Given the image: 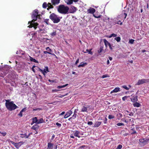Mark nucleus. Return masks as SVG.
<instances>
[{"instance_id":"1","label":"nucleus","mask_w":149,"mask_h":149,"mask_svg":"<svg viewBox=\"0 0 149 149\" xmlns=\"http://www.w3.org/2000/svg\"><path fill=\"white\" fill-rule=\"evenodd\" d=\"M39 16L38 10L37 9H35L33 11L32 15V18L33 19L31 21L29 22L30 25L28 27L30 28L33 27L35 29H36L38 24L37 23L35 22H34L37 20L38 17Z\"/></svg>"},{"instance_id":"2","label":"nucleus","mask_w":149,"mask_h":149,"mask_svg":"<svg viewBox=\"0 0 149 149\" xmlns=\"http://www.w3.org/2000/svg\"><path fill=\"white\" fill-rule=\"evenodd\" d=\"M5 105L9 111L14 110L18 107L13 103V101L10 102L8 100H6Z\"/></svg>"},{"instance_id":"3","label":"nucleus","mask_w":149,"mask_h":149,"mask_svg":"<svg viewBox=\"0 0 149 149\" xmlns=\"http://www.w3.org/2000/svg\"><path fill=\"white\" fill-rule=\"evenodd\" d=\"M69 10L68 6H65L64 5H61L58 6L57 9L58 12L61 14H67Z\"/></svg>"},{"instance_id":"4","label":"nucleus","mask_w":149,"mask_h":149,"mask_svg":"<svg viewBox=\"0 0 149 149\" xmlns=\"http://www.w3.org/2000/svg\"><path fill=\"white\" fill-rule=\"evenodd\" d=\"M32 70L34 72H35L36 70H38L39 71L42 72L45 76V75L46 73H47V72H49L47 67H45V68L44 69H41L36 66H33V67L32 68Z\"/></svg>"},{"instance_id":"5","label":"nucleus","mask_w":149,"mask_h":149,"mask_svg":"<svg viewBox=\"0 0 149 149\" xmlns=\"http://www.w3.org/2000/svg\"><path fill=\"white\" fill-rule=\"evenodd\" d=\"M49 17L54 23H58L60 21V17L54 13H52L50 14Z\"/></svg>"},{"instance_id":"6","label":"nucleus","mask_w":149,"mask_h":149,"mask_svg":"<svg viewBox=\"0 0 149 149\" xmlns=\"http://www.w3.org/2000/svg\"><path fill=\"white\" fill-rule=\"evenodd\" d=\"M149 81V79H140L138 80L136 84L138 85H140V84H143L145 83H147Z\"/></svg>"},{"instance_id":"7","label":"nucleus","mask_w":149,"mask_h":149,"mask_svg":"<svg viewBox=\"0 0 149 149\" xmlns=\"http://www.w3.org/2000/svg\"><path fill=\"white\" fill-rule=\"evenodd\" d=\"M139 141L140 142L143 143L144 145H146L149 141V139H139Z\"/></svg>"},{"instance_id":"8","label":"nucleus","mask_w":149,"mask_h":149,"mask_svg":"<svg viewBox=\"0 0 149 149\" xmlns=\"http://www.w3.org/2000/svg\"><path fill=\"white\" fill-rule=\"evenodd\" d=\"M95 9L93 8L90 7L89 9L87 10L88 13L90 14H93L95 12Z\"/></svg>"},{"instance_id":"9","label":"nucleus","mask_w":149,"mask_h":149,"mask_svg":"<svg viewBox=\"0 0 149 149\" xmlns=\"http://www.w3.org/2000/svg\"><path fill=\"white\" fill-rule=\"evenodd\" d=\"M60 1V0H51V2L52 5L55 6L59 3Z\"/></svg>"},{"instance_id":"10","label":"nucleus","mask_w":149,"mask_h":149,"mask_svg":"<svg viewBox=\"0 0 149 149\" xmlns=\"http://www.w3.org/2000/svg\"><path fill=\"white\" fill-rule=\"evenodd\" d=\"M72 111L70 110L67 112L66 114L64 116V118H66L70 116L72 113Z\"/></svg>"},{"instance_id":"11","label":"nucleus","mask_w":149,"mask_h":149,"mask_svg":"<svg viewBox=\"0 0 149 149\" xmlns=\"http://www.w3.org/2000/svg\"><path fill=\"white\" fill-rule=\"evenodd\" d=\"M78 0H68L67 2V3L68 5H70L72 3L73 1L74 2H77L78 1Z\"/></svg>"},{"instance_id":"12","label":"nucleus","mask_w":149,"mask_h":149,"mask_svg":"<svg viewBox=\"0 0 149 149\" xmlns=\"http://www.w3.org/2000/svg\"><path fill=\"white\" fill-rule=\"evenodd\" d=\"M120 91V88L119 87L116 88L113 91L111 92V93H113V92H118Z\"/></svg>"},{"instance_id":"13","label":"nucleus","mask_w":149,"mask_h":149,"mask_svg":"<svg viewBox=\"0 0 149 149\" xmlns=\"http://www.w3.org/2000/svg\"><path fill=\"white\" fill-rule=\"evenodd\" d=\"M132 102H136L137 101L138 99L137 96H136L135 97H132L131 98H130Z\"/></svg>"},{"instance_id":"14","label":"nucleus","mask_w":149,"mask_h":149,"mask_svg":"<svg viewBox=\"0 0 149 149\" xmlns=\"http://www.w3.org/2000/svg\"><path fill=\"white\" fill-rule=\"evenodd\" d=\"M103 41L104 42V45L106 47H107V46L109 45L110 43L105 39H103Z\"/></svg>"},{"instance_id":"15","label":"nucleus","mask_w":149,"mask_h":149,"mask_svg":"<svg viewBox=\"0 0 149 149\" xmlns=\"http://www.w3.org/2000/svg\"><path fill=\"white\" fill-rule=\"evenodd\" d=\"M53 147V145L51 143H49L48 144V148L47 149H52Z\"/></svg>"},{"instance_id":"16","label":"nucleus","mask_w":149,"mask_h":149,"mask_svg":"<svg viewBox=\"0 0 149 149\" xmlns=\"http://www.w3.org/2000/svg\"><path fill=\"white\" fill-rule=\"evenodd\" d=\"M29 57H30V61H31L32 62H33L34 63H38V62L37 61L36 59H35L31 57L30 56H29Z\"/></svg>"},{"instance_id":"17","label":"nucleus","mask_w":149,"mask_h":149,"mask_svg":"<svg viewBox=\"0 0 149 149\" xmlns=\"http://www.w3.org/2000/svg\"><path fill=\"white\" fill-rule=\"evenodd\" d=\"M101 122H97L96 123H95L94 127H98L101 123Z\"/></svg>"},{"instance_id":"18","label":"nucleus","mask_w":149,"mask_h":149,"mask_svg":"<svg viewBox=\"0 0 149 149\" xmlns=\"http://www.w3.org/2000/svg\"><path fill=\"white\" fill-rule=\"evenodd\" d=\"M39 127V126L38 125H36L33 126L31 127V129H32L36 130L37 129H38Z\"/></svg>"},{"instance_id":"19","label":"nucleus","mask_w":149,"mask_h":149,"mask_svg":"<svg viewBox=\"0 0 149 149\" xmlns=\"http://www.w3.org/2000/svg\"><path fill=\"white\" fill-rule=\"evenodd\" d=\"M77 110H78V109H75L74 111V114L72 116V117H73V118L74 119L77 116V114L76 113H77Z\"/></svg>"},{"instance_id":"20","label":"nucleus","mask_w":149,"mask_h":149,"mask_svg":"<svg viewBox=\"0 0 149 149\" xmlns=\"http://www.w3.org/2000/svg\"><path fill=\"white\" fill-rule=\"evenodd\" d=\"M79 131H76L74 134V136L79 138L80 137V136L79 135Z\"/></svg>"},{"instance_id":"21","label":"nucleus","mask_w":149,"mask_h":149,"mask_svg":"<svg viewBox=\"0 0 149 149\" xmlns=\"http://www.w3.org/2000/svg\"><path fill=\"white\" fill-rule=\"evenodd\" d=\"M93 16L95 18H100L102 16V15H98V14H93Z\"/></svg>"},{"instance_id":"22","label":"nucleus","mask_w":149,"mask_h":149,"mask_svg":"<svg viewBox=\"0 0 149 149\" xmlns=\"http://www.w3.org/2000/svg\"><path fill=\"white\" fill-rule=\"evenodd\" d=\"M140 104L138 102H136L133 104V106L134 107H139L140 106Z\"/></svg>"},{"instance_id":"23","label":"nucleus","mask_w":149,"mask_h":149,"mask_svg":"<svg viewBox=\"0 0 149 149\" xmlns=\"http://www.w3.org/2000/svg\"><path fill=\"white\" fill-rule=\"evenodd\" d=\"M87 107H83L81 109V111L86 112L87 111Z\"/></svg>"},{"instance_id":"24","label":"nucleus","mask_w":149,"mask_h":149,"mask_svg":"<svg viewBox=\"0 0 149 149\" xmlns=\"http://www.w3.org/2000/svg\"><path fill=\"white\" fill-rule=\"evenodd\" d=\"M47 7V4L45 2H44L42 4V7L43 8H45Z\"/></svg>"},{"instance_id":"25","label":"nucleus","mask_w":149,"mask_h":149,"mask_svg":"<svg viewBox=\"0 0 149 149\" xmlns=\"http://www.w3.org/2000/svg\"><path fill=\"white\" fill-rule=\"evenodd\" d=\"M115 40L118 42L120 41L121 39L120 37H117L115 38Z\"/></svg>"},{"instance_id":"26","label":"nucleus","mask_w":149,"mask_h":149,"mask_svg":"<svg viewBox=\"0 0 149 149\" xmlns=\"http://www.w3.org/2000/svg\"><path fill=\"white\" fill-rule=\"evenodd\" d=\"M33 123H37V122H38V120H37V118L36 117H35V118H33Z\"/></svg>"},{"instance_id":"27","label":"nucleus","mask_w":149,"mask_h":149,"mask_svg":"<svg viewBox=\"0 0 149 149\" xmlns=\"http://www.w3.org/2000/svg\"><path fill=\"white\" fill-rule=\"evenodd\" d=\"M43 122V120L42 118H41L39 119L38 121L37 122V124H39L42 123Z\"/></svg>"},{"instance_id":"28","label":"nucleus","mask_w":149,"mask_h":149,"mask_svg":"<svg viewBox=\"0 0 149 149\" xmlns=\"http://www.w3.org/2000/svg\"><path fill=\"white\" fill-rule=\"evenodd\" d=\"M92 49H87L86 50V52L88 53V54H93V52H91Z\"/></svg>"},{"instance_id":"29","label":"nucleus","mask_w":149,"mask_h":149,"mask_svg":"<svg viewBox=\"0 0 149 149\" xmlns=\"http://www.w3.org/2000/svg\"><path fill=\"white\" fill-rule=\"evenodd\" d=\"M50 35H51V36L52 37H53L54 36H56V31L55 32H54L52 33H51L50 34Z\"/></svg>"},{"instance_id":"30","label":"nucleus","mask_w":149,"mask_h":149,"mask_svg":"<svg viewBox=\"0 0 149 149\" xmlns=\"http://www.w3.org/2000/svg\"><path fill=\"white\" fill-rule=\"evenodd\" d=\"M46 50L48 52L51 53L52 52V49L49 48V47H47L46 48Z\"/></svg>"},{"instance_id":"31","label":"nucleus","mask_w":149,"mask_h":149,"mask_svg":"<svg viewBox=\"0 0 149 149\" xmlns=\"http://www.w3.org/2000/svg\"><path fill=\"white\" fill-rule=\"evenodd\" d=\"M103 47H101L100 48L99 50L98 51V52L100 53L102 52L103 50Z\"/></svg>"},{"instance_id":"32","label":"nucleus","mask_w":149,"mask_h":149,"mask_svg":"<svg viewBox=\"0 0 149 149\" xmlns=\"http://www.w3.org/2000/svg\"><path fill=\"white\" fill-rule=\"evenodd\" d=\"M117 36V35L115 33H112L111 34L110 36H109V38H111L112 37H116Z\"/></svg>"},{"instance_id":"33","label":"nucleus","mask_w":149,"mask_h":149,"mask_svg":"<svg viewBox=\"0 0 149 149\" xmlns=\"http://www.w3.org/2000/svg\"><path fill=\"white\" fill-rule=\"evenodd\" d=\"M129 97V96H125L122 98V100L123 101H124L126 99H127L128 97Z\"/></svg>"},{"instance_id":"34","label":"nucleus","mask_w":149,"mask_h":149,"mask_svg":"<svg viewBox=\"0 0 149 149\" xmlns=\"http://www.w3.org/2000/svg\"><path fill=\"white\" fill-rule=\"evenodd\" d=\"M109 77V76L108 75V74H105V75H103L102 77V78H106V77Z\"/></svg>"},{"instance_id":"35","label":"nucleus","mask_w":149,"mask_h":149,"mask_svg":"<svg viewBox=\"0 0 149 149\" xmlns=\"http://www.w3.org/2000/svg\"><path fill=\"white\" fill-rule=\"evenodd\" d=\"M19 143H16V144L15 145V146L16 148H18L19 147Z\"/></svg>"},{"instance_id":"36","label":"nucleus","mask_w":149,"mask_h":149,"mask_svg":"<svg viewBox=\"0 0 149 149\" xmlns=\"http://www.w3.org/2000/svg\"><path fill=\"white\" fill-rule=\"evenodd\" d=\"M108 118L109 119H111L114 118V116H113L110 115H109Z\"/></svg>"},{"instance_id":"37","label":"nucleus","mask_w":149,"mask_h":149,"mask_svg":"<svg viewBox=\"0 0 149 149\" xmlns=\"http://www.w3.org/2000/svg\"><path fill=\"white\" fill-rule=\"evenodd\" d=\"M117 125L118 126L124 125V124L122 123H118L117 124Z\"/></svg>"},{"instance_id":"38","label":"nucleus","mask_w":149,"mask_h":149,"mask_svg":"<svg viewBox=\"0 0 149 149\" xmlns=\"http://www.w3.org/2000/svg\"><path fill=\"white\" fill-rule=\"evenodd\" d=\"M134 40L133 39H131L129 40V42L130 43L132 44H133L134 43Z\"/></svg>"},{"instance_id":"39","label":"nucleus","mask_w":149,"mask_h":149,"mask_svg":"<svg viewBox=\"0 0 149 149\" xmlns=\"http://www.w3.org/2000/svg\"><path fill=\"white\" fill-rule=\"evenodd\" d=\"M49 19H45V22L47 24H49Z\"/></svg>"},{"instance_id":"40","label":"nucleus","mask_w":149,"mask_h":149,"mask_svg":"<svg viewBox=\"0 0 149 149\" xmlns=\"http://www.w3.org/2000/svg\"><path fill=\"white\" fill-rule=\"evenodd\" d=\"M30 135V134H29L28 135H27L26 134H21V135L24 136L25 137V138H28L29 137V136Z\"/></svg>"},{"instance_id":"41","label":"nucleus","mask_w":149,"mask_h":149,"mask_svg":"<svg viewBox=\"0 0 149 149\" xmlns=\"http://www.w3.org/2000/svg\"><path fill=\"white\" fill-rule=\"evenodd\" d=\"M44 53L45 54H52V53H50V52H49L48 51H44Z\"/></svg>"},{"instance_id":"42","label":"nucleus","mask_w":149,"mask_h":149,"mask_svg":"<svg viewBox=\"0 0 149 149\" xmlns=\"http://www.w3.org/2000/svg\"><path fill=\"white\" fill-rule=\"evenodd\" d=\"M117 24H119L120 25H122V22H121V21L120 20L118 21L117 23Z\"/></svg>"},{"instance_id":"43","label":"nucleus","mask_w":149,"mask_h":149,"mask_svg":"<svg viewBox=\"0 0 149 149\" xmlns=\"http://www.w3.org/2000/svg\"><path fill=\"white\" fill-rule=\"evenodd\" d=\"M122 146L121 145H119L118 146L117 148L118 149H120L122 148Z\"/></svg>"},{"instance_id":"44","label":"nucleus","mask_w":149,"mask_h":149,"mask_svg":"<svg viewBox=\"0 0 149 149\" xmlns=\"http://www.w3.org/2000/svg\"><path fill=\"white\" fill-rule=\"evenodd\" d=\"M48 7H49V8L50 9L53 8H54L52 4H51L50 5L48 6Z\"/></svg>"},{"instance_id":"45","label":"nucleus","mask_w":149,"mask_h":149,"mask_svg":"<svg viewBox=\"0 0 149 149\" xmlns=\"http://www.w3.org/2000/svg\"><path fill=\"white\" fill-rule=\"evenodd\" d=\"M56 125L58 127H60L61 126V124L58 123H56Z\"/></svg>"},{"instance_id":"46","label":"nucleus","mask_w":149,"mask_h":149,"mask_svg":"<svg viewBox=\"0 0 149 149\" xmlns=\"http://www.w3.org/2000/svg\"><path fill=\"white\" fill-rule=\"evenodd\" d=\"M123 87L125 89L128 90L129 89V88H128L127 86H123Z\"/></svg>"},{"instance_id":"47","label":"nucleus","mask_w":149,"mask_h":149,"mask_svg":"<svg viewBox=\"0 0 149 149\" xmlns=\"http://www.w3.org/2000/svg\"><path fill=\"white\" fill-rule=\"evenodd\" d=\"M22 112H21V111L18 114V115L20 116V117H22Z\"/></svg>"},{"instance_id":"48","label":"nucleus","mask_w":149,"mask_h":149,"mask_svg":"<svg viewBox=\"0 0 149 149\" xmlns=\"http://www.w3.org/2000/svg\"><path fill=\"white\" fill-rule=\"evenodd\" d=\"M73 8H74V10L73 11H72V12H71V13H74L77 10V8H76L74 7H73Z\"/></svg>"},{"instance_id":"49","label":"nucleus","mask_w":149,"mask_h":149,"mask_svg":"<svg viewBox=\"0 0 149 149\" xmlns=\"http://www.w3.org/2000/svg\"><path fill=\"white\" fill-rule=\"evenodd\" d=\"M1 134H2V135L3 136H5L6 134V133L5 132H2Z\"/></svg>"},{"instance_id":"50","label":"nucleus","mask_w":149,"mask_h":149,"mask_svg":"<svg viewBox=\"0 0 149 149\" xmlns=\"http://www.w3.org/2000/svg\"><path fill=\"white\" fill-rule=\"evenodd\" d=\"M93 124V122L92 121L88 122V125H91Z\"/></svg>"},{"instance_id":"51","label":"nucleus","mask_w":149,"mask_h":149,"mask_svg":"<svg viewBox=\"0 0 149 149\" xmlns=\"http://www.w3.org/2000/svg\"><path fill=\"white\" fill-rule=\"evenodd\" d=\"M26 108H23V109H22L21 110V112H23V111H26Z\"/></svg>"},{"instance_id":"52","label":"nucleus","mask_w":149,"mask_h":149,"mask_svg":"<svg viewBox=\"0 0 149 149\" xmlns=\"http://www.w3.org/2000/svg\"><path fill=\"white\" fill-rule=\"evenodd\" d=\"M109 47V48L111 50H112L113 49V48H112V47H111V45L110 44L109 45H108Z\"/></svg>"},{"instance_id":"53","label":"nucleus","mask_w":149,"mask_h":149,"mask_svg":"<svg viewBox=\"0 0 149 149\" xmlns=\"http://www.w3.org/2000/svg\"><path fill=\"white\" fill-rule=\"evenodd\" d=\"M10 142H11V143L13 144V145H15L16 144V143H15L14 142H13V141H10Z\"/></svg>"},{"instance_id":"54","label":"nucleus","mask_w":149,"mask_h":149,"mask_svg":"<svg viewBox=\"0 0 149 149\" xmlns=\"http://www.w3.org/2000/svg\"><path fill=\"white\" fill-rule=\"evenodd\" d=\"M129 115L131 116H133V113L132 112H131L130 114H129Z\"/></svg>"},{"instance_id":"55","label":"nucleus","mask_w":149,"mask_h":149,"mask_svg":"<svg viewBox=\"0 0 149 149\" xmlns=\"http://www.w3.org/2000/svg\"><path fill=\"white\" fill-rule=\"evenodd\" d=\"M107 120V118H105V120H104V123H105V124L106 123Z\"/></svg>"},{"instance_id":"56","label":"nucleus","mask_w":149,"mask_h":149,"mask_svg":"<svg viewBox=\"0 0 149 149\" xmlns=\"http://www.w3.org/2000/svg\"><path fill=\"white\" fill-rule=\"evenodd\" d=\"M79 59H78L76 61L75 63V64H77V63L79 62Z\"/></svg>"},{"instance_id":"57","label":"nucleus","mask_w":149,"mask_h":149,"mask_svg":"<svg viewBox=\"0 0 149 149\" xmlns=\"http://www.w3.org/2000/svg\"><path fill=\"white\" fill-rule=\"evenodd\" d=\"M124 14L125 15V17L124 18V19H125L126 18V17L127 16V13H124Z\"/></svg>"},{"instance_id":"58","label":"nucleus","mask_w":149,"mask_h":149,"mask_svg":"<svg viewBox=\"0 0 149 149\" xmlns=\"http://www.w3.org/2000/svg\"><path fill=\"white\" fill-rule=\"evenodd\" d=\"M68 85V84H66L65 85L62 86L61 87H62V88H63V87L67 86Z\"/></svg>"},{"instance_id":"59","label":"nucleus","mask_w":149,"mask_h":149,"mask_svg":"<svg viewBox=\"0 0 149 149\" xmlns=\"http://www.w3.org/2000/svg\"><path fill=\"white\" fill-rule=\"evenodd\" d=\"M65 113V112H63L59 114V115H62L64 114Z\"/></svg>"},{"instance_id":"60","label":"nucleus","mask_w":149,"mask_h":149,"mask_svg":"<svg viewBox=\"0 0 149 149\" xmlns=\"http://www.w3.org/2000/svg\"><path fill=\"white\" fill-rule=\"evenodd\" d=\"M85 147V146H82L80 147V148H84Z\"/></svg>"},{"instance_id":"61","label":"nucleus","mask_w":149,"mask_h":149,"mask_svg":"<svg viewBox=\"0 0 149 149\" xmlns=\"http://www.w3.org/2000/svg\"><path fill=\"white\" fill-rule=\"evenodd\" d=\"M48 81H49V82H54V80H50V79H49V80H48Z\"/></svg>"},{"instance_id":"62","label":"nucleus","mask_w":149,"mask_h":149,"mask_svg":"<svg viewBox=\"0 0 149 149\" xmlns=\"http://www.w3.org/2000/svg\"><path fill=\"white\" fill-rule=\"evenodd\" d=\"M136 133V132L135 130H133V132L131 133L132 134H134Z\"/></svg>"},{"instance_id":"63","label":"nucleus","mask_w":149,"mask_h":149,"mask_svg":"<svg viewBox=\"0 0 149 149\" xmlns=\"http://www.w3.org/2000/svg\"><path fill=\"white\" fill-rule=\"evenodd\" d=\"M72 74H75L76 75H77V74L76 73V72H72Z\"/></svg>"},{"instance_id":"64","label":"nucleus","mask_w":149,"mask_h":149,"mask_svg":"<svg viewBox=\"0 0 149 149\" xmlns=\"http://www.w3.org/2000/svg\"><path fill=\"white\" fill-rule=\"evenodd\" d=\"M65 96V95H61L59 97H60V98H62V97H64Z\"/></svg>"}]
</instances>
